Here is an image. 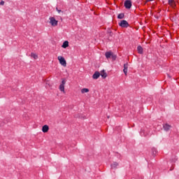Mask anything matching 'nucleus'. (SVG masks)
<instances>
[{"label":"nucleus","mask_w":179,"mask_h":179,"mask_svg":"<svg viewBox=\"0 0 179 179\" xmlns=\"http://www.w3.org/2000/svg\"><path fill=\"white\" fill-rule=\"evenodd\" d=\"M112 55H113V52L111 51L106 52L105 53V57L107 58V59H108L109 58H111Z\"/></svg>","instance_id":"nucleus-9"},{"label":"nucleus","mask_w":179,"mask_h":179,"mask_svg":"<svg viewBox=\"0 0 179 179\" xmlns=\"http://www.w3.org/2000/svg\"><path fill=\"white\" fill-rule=\"evenodd\" d=\"M124 13H120L117 15V19H124Z\"/></svg>","instance_id":"nucleus-19"},{"label":"nucleus","mask_w":179,"mask_h":179,"mask_svg":"<svg viewBox=\"0 0 179 179\" xmlns=\"http://www.w3.org/2000/svg\"><path fill=\"white\" fill-rule=\"evenodd\" d=\"M68 47H69V42L68 41H65L62 45V48H68Z\"/></svg>","instance_id":"nucleus-8"},{"label":"nucleus","mask_w":179,"mask_h":179,"mask_svg":"<svg viewBox=\"0 0 179 179\" xmlns=\"http://www.w3.org/2000/svg\"><path fill=\"white\" fill-rule=\"evenodd\" d=\"M57 10L58 13H61V10H58V8H57Z\"/></svg>","instance_id":"nucleus-22"},{"label":"nucleus","mask_w":179,"mask_h":179,"mask_svg":"<svg viewBox=\"0 0 179 179\" xmlns=\"http://www.w3.org/2000/svg\"><path fill=\"white\" fill-rule=\"evenodd\" d=\"M123 72H124L125 76H127V75L128 73V64H124Z\"/></svg>","instance_id":"nucleus-7"},{"label":"nucleus","mask_w":179,"mask_h":179,"mask_svg":"<svg viewBox=\"0 0 179 179\" xmlns=\"http://www.w3.org/2000/svg\"><path fill=\"white\" fill-rule=\"evenodd\" d=\"M66 84V80L65 79H62L61 84L59 86V90L62 92V93L65 94V85Z\"/></svg>","instance_id":"nucleus-2"},{"label":"nucleus","mask_w":179,"mask_h":179,"mask_svg":"<svg viewBox=\"0 0 179 179\" xmlns=\"http://www.w3.org/2000/svg\"><path fill=\"white\" fill-rule=\"evenodd\" d=\"M170 128H171V126H170V124H164V129L165 131H169V129H170Z\"/></svg>","instance_id":"nucleus-14"},{"label":"nucleus","mask_w":179,"mask_h":179,"mask_svg":"<svg viewBox=\"0 0 179 179\" xmlns=\"http://www.w3.org/2000/svg\"><path fill=\"white\" fill-rule=\"evenodd\" d=\"M118 166V163L117 162H113L112 164H111V169H117V166Z\"/></svg>","instance_id":"nucleus-16"},{"label":"nucleus","mask_w":179,"mask_h":179,"mask_svg":"<svg viewBox=\"0 0 179 179\" xmlns=\"http://www.w3.org/2000/svg\"><path fill=\"white\" fill-rule=\"evenodd\" d=\"M93 79H99V78H100V73L99 71H96L93 76H92Z\"/></svg>","instance_id":"nucleus-10"},{"label":"nucleus","mask_w":179,"mask_h":179,"mask_svg":"<svg viewBox=\"0 0 179 179\" xmlns=\"http://www.w3.org/2000/svg\"><path fill=\"white\" fill-rule=\"evenodd\" d=\"M100 75L103 79H106V78H107V73H106L104 70L101 71Z\"/></svg>","instance_id":"nucleus-12"},{"label":"nucleus","mask_w":179,"mask_h":179,"mask_svg":"<svg viewBox=\"0 0 179 179\" xmlns=\"http://www.w3.org/2000/svg\"><path fill=\"white\" fill-rule=\"evenodd\" d=\"M145 131H146V130H141V135L142 136H147V135H148V134L145 132Z\"/></svg>","instance_id":"nucleus-18"},{"label":"nucleus","mask_w":179,"mask_h":179,"mask_svg":"<svg viewBox=\"0 0 179 179\" xmlns=\"http://www.w3.org/2000/svg\"><path fill=\"white\" fill-rule=\"evenodd\" d=\"M89 92H90V90H89V89H87V88H83V89L81 90V93H82L83 94H85V93H89Z\"/></svg>","instance_id":"nucleus-15"},{"label":"nucleus","mask_w":179,"mask_h":179,"mask_svg":"<svg viewBox=\"0 0 179 179\" xmlns=\"http://www.w3.org/2000/svg\"><path fill=\"white\" fill-rule=\"evenodd\" d=\"M119 26L124 29H127V27H129V24L128 23V22H127V20H123L120 22V23H119Z\"/></svg>","instance_id":"nucleus-4"},{"label":"nucleus","mask_w":179,"mask_h":179,"mask_svg":"<svg viewBox=\"0 0 179 179\" xmlns=\"http://www.w3.org/2000/svg\"><path fill=\"white\" fill-rule=\"evenodd\" d=\"M137 51H138V54H143V48H142V46H141V45L138 46Z\"/></svg>","instance_id":"nucleus-13"},{"label":"nucleus","mask_w":179,"mask_h":179,"mask_svg":"<svg viewBox=\"0 0 179 179\" xmlns=\"http://www.w3.org/2000/svg\"><path fill=\"white\" fill-rule=\"evenodd\" d=\"M4 4H5V2L3 1L0 2V5H4Z\"/></svg>","instance_id":"nucleus-21"},{"label":"nucleus","mask_w":179,"mask_h":179,"mask_svg":"<svg viewBox=\"0 0 179 179\" xmlns=\"http://www.w3.org/2000/svg\"><path fill=\"white\" fill-rule=\"evenodd\" d=\"M110 58H112V59H113V61H115V59H117V56L115 55L113 53V55H112V56H111Z\"/></svg>","instance_id":"nucleus-20"},{"label":"nucleus","mask_w":179,"mask_h":179,"mask_svg":"<svg viewBox=\"0 0 179 179\" xmlns=\"http://www.w3.org/2000/svg\"><path fill=\"white\" fill-rule=\"evenodd\" d=\"M31 57H32L34 59H37V58H38V56L36 53H31Z\"/></svg>","instance_id":"nucleus-17"},{"label":"nucleus","mask_w":179,"mask_h":179,"mask_svg":"<svg viewBox=\"0 0 179 179\" xmlns=\"http://www.w3.org/2000/svg\"><path fill=\"white\" fill-rule=\"evenodd\" d=\"M124 7L126 8V9H131V8L132 7V2H131V1L129 0L125 1Z\"/></svg>","instance_id":"nucleus-5"},{"label":"nucleus","mask_w":179,"mask_h":179,"mask_svg":"<svg viewBox=\"0 0 179 179\" xmlns=\"http://www.w3.org/2000/svg\"><path fill=\"white\" fill-rule=\"evenodd\" d=\"M49 20V23L52 26V27H57V26H58V20H57L55 17H50Z\"/></svg>","instance_id":"nucleus-1"},{"label":"nucleus","mask_w":179,"mask_h":179,"mask_svg":"<svg viewBox=\"0 0 179 179\" xmlns=\"http://www.w3.org/2000/svg\"><path fill=\"white\" fill-rule=\"evenodd\" d=\"M57 59L62 66H64V68L66 66V60H65L64 57L58 56Z\"/></svg>","instance_id":"nucleus-3"},{"label":"nucleus","mask_w":179,"mask_h":179,"mask_svg":"<svg viewBox=\"0 0 179 179\" xmlns=\"http://www.w3.org/2000/svg\"><path fill=\"white\" fill-rule=\"evenodd\" d=\"M150 1H153V0H150Z\"/></svg>","instance_id":"nucleus-23"},{"label":"nucleus","mask_w":179,"mask_h":179,"mask_svg":"<svg viewBox=\"0 0 179 179\" xmlns=\"http://www.w3.org/2000/svg\"><path fill=\"white\" fill-rule=\"evenodd\" d=\"M168 3H169V6H171V8L173 9H176V1H174V0H169Z\"/></svg>","instance_id":"nucleus-6"},{"label":"nucleus","mask_w":179,"mask_h":179,"mask_svg":"<svg viewBox=\"0 0 179 179\" xmlns=\"http://www.w3.org/2000/svg\"><path fill=\"white\" fill-rule=\"evenodd\" d=\"M50 129V127H48V125L45 124L42 127V131L44 133H46Z\"/></svg>","instance_id":"nucleus-11"}]
</instances>
